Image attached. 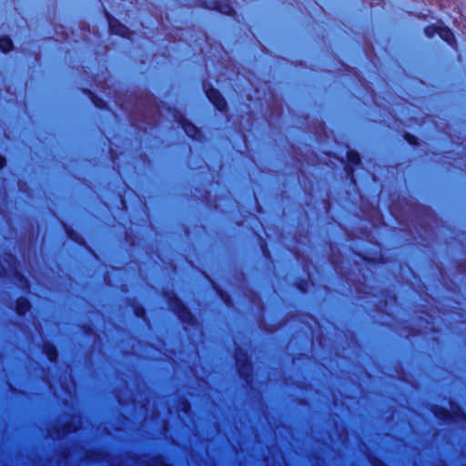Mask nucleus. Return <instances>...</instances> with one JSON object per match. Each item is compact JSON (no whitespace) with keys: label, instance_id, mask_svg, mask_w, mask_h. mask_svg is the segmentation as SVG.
<instances>
[{"label":"nucleus","instance_id":"f257e3e1","mask_svg":"<svg viewBox=\"0 0 466 466\" xmlns=\"http://www.w3.org/2000/svg\"><path fill=\"white\" fill-rule=\"evenodd\" d=\"M207 96L211 103L218 109L223 110L226 106L224 98L215 89L207 90Z\"/></svg>","mask_w":466,"mask_h":466},{"label":"nucleus","instance_id":"f03ea898","mask_svg":"<svg viewBox=\"0 0 466 466\" xmlns=\"http://www.w3.org/2000/svg\"><path fill=\"white\" fill-rule=\"evenodd\" d=\"M437 34L446 42L451 43L453 40V35L450 29L440 26L437 28Z\"/></svg>","mask_w":466,"mask_h":466},{"label":"nucleus","instance_id":"7ed1b4c3","mask_svg":"<svg viewBox=\"0 0 466 466\" xmlns=\"http://www.w3.org/2000/svg\"><path fill=\"white\" fill-rule=\"evenodd\" d=\"M12 41L8 37L0 38V49L7 52L12 48Z\"/></svg>","mask_w":466,"mask_h":466},{"label":"nucleus","instance_id":"20e7f679","mask_svg":"<svg viewBox=\"0 0 466 466\" xmlns=\"http://www.w3.org/2000/svg\"><path fill=\"white\" fill-rule=\"evenodd\" d=\"M29 308L28 301L26 299H19L16 304V310L19 314L25 313Z\"/></svg>","mask_w":466,"mask_h":466},{"label":"nucleus","instance_id":"39448f33","mask_svg":"<svg viewBox=\"0 0 466 466\" xmlns=\"http://www.w3.org/2000/svg\"><path fill=\"white\" fill-rule=\"evenodd\" d=\"M184 129L187 133V135L190 137H194L195 133H197L195 127L190 126V125L185 126Z\"/></svg>","mask_w":466,"mask_h":466},{"label":"nucleus","instance_id":"423d86ee","mask_svg":"<svg viewBox=\"0 0 466 466\" xmlns=\"http://www.w3.org/2000/svg\"><path fill=\"white\" fill-rule=\"evenodd\" d=\"M47 354H48V358H49L50 360H53V359H55V357H56V353H55V350H52V351L48 352Z\"/></svg>","mask_w":466,"mask_h":466},{"label":"nucleus","instance_id":"0eeeda50","mask_svg":"<svg viewBox=\"0 0 466 466\" xmlns=\"http://www.w3.org/2000/svg\"><path fill=\"white\" fill-rule=\"evenodd\" d=\"M350 160H351L352 162H355V161H356V162H358L359 157H358V156H357V155H353L352 157H350Z\"/></svg>","mask_w":466,"mask_h":466},{"label":"nucleus","instance_id":"6e6552de","mask_svg":"<svg viewBox=\"0 0 466 466\" xmlns=\"http://www.w3.org/2000/svg\"><path fill=\"white\" fill-rule=\"evenodd\" d=\"M5 165V158L0 157V168Z\"/></svg>","mask_w":466,"mask_h":466},{"label":"nucleus","instance_id":"1a4fd4ad","mask_svg":"<svg viewBox=\"0 0 466 466\" xmlns=\"http://www.w3.org/2000/svg\"><path fill=\"white\" fill-rule=\"evenodd\" d=\"M124 30H125V28H121L118 31H116V34H124V32H123Z\"/></svg>","mask_w":466,"mask_h":466},{"label":"nucleus","instance_id":"9d476101","mask_svg":"<svg viewBox=\"0 0 466 466\" xmlns=\"http://www.w3.org/2000/svg\"><path fill=\"white\" fill-rule=\"evenodd\" d=\"M110 27L112 28V30H115L114 25L111 22H110Z\"/></svg>","mask_w":466,"mask_h":466}]
</instances>
